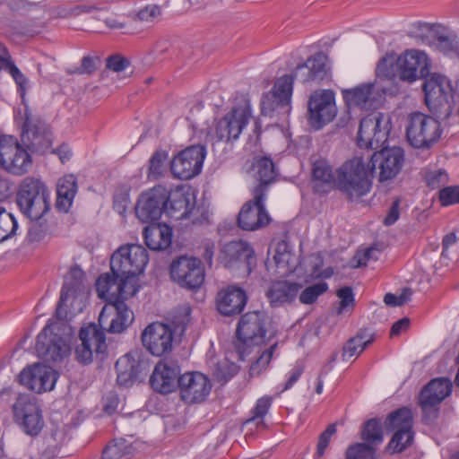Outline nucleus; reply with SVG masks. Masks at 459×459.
<instances>
[{
	"instance_id": "20",
	"label": "nucleus",
	"mask_w": 459,
	"mask_h": 459,
	"mask_svg": "<svg viewBox=\"0 0 459 459\" xmlns=\"http://www.w3.org/2000/svg\"><path fill=\"white\" fill-rule=\"evenodd\" d=\"M180 398L186 403H197L209 395L212 385L209 378L200 372H186L178 379Z\"/></svg>"
},
{
	"instance_id": "16",
	"label": "nucleus",
	"mask_w": 459,
	"mask_h": 459,
	"mask_svg": "<svg viewBox=\"0 0 459 459\" xmlns=\"http://www.w3.org/2000/svg\"><path fill=\"white\" fill-rule=\"evenodd\" d=\"M395 66L400 80L412 82L429 75L430 62L424 52L410 49L397 58Z\"/></svg>"
},
{
	"instance_id": "1",
	"label": "nucleus",
	"mask_w": 459,
	"mask_h": 459,
	"mask_svg": "<svg viewBox=\"0 0 459 459\" xmlns=\"http://www.w3.org/2000/svg\"><path fill=\"white\" fill-rule=\"evenodd\" d=\"M149 260L146 249L136 244L120 247L110 258L111 273L96 281L98 296L107 303L127 301L139 290L137 276Z\"/></svg>"
},
{
	"instance_id": "48",
	"label": "nucleus",
	"mask_w": 459,
	"mask_h": 459,
	"mask_svg": "<svg viewBox=\"0 0 459 459\" xmlns=\"http://www.w3.org/2000/svg\"><path fill=\"white\" fill-rule=\"evenodd\" d=\"M306 64L309 69L313 82H320L326 77L327 70L322 55H316L313 57H309L306 61Z\"/></svg>"
},
{
	"instance_id": "7",
	"label": "nucleus",
	"mask_w": 459,
	"mask_h": 459,
	"mask_svg": "<svg viewBox=\"0 0 459 459\" xmlns=\"http://www.w3.org/2000/svg\"><path fill=\"white\" fill-rule=\"evenodd\" d=\"M63 323H48L39 333L36 351L47 362H60L71 352L68 338L61 333Z\"/></svg>"
},
{
	"instance_id": "53",
	"label": "nucleus",
	"mask_w": 459,
	"mask_h": 459,
	"mask_svg": "<svg viewBox=\"0 0 459 459\" xmlns=\"http://www.w3.org/2000/svg\"><path fill=\"white\" fill-rule=\"evenodd\" d=\"M85 327H93L96 331V334L91 340H89V347L95 351L96 354H103L106 351L107 344H106V337L103 332V329H100L99 326L95 324H90Z\"/></svg>"
},
{
	"instance_id": "60",
	"label": "nucleus",
	"mask_w": 459,
	"mask_h": 459,
	"mask_svg": "<svg viewBox=\"0 0 459 459\" xmlns=\"http://www.w3.org/2000/svg\"><path fill=\"white\" fill-rule=\"evenodd\" d=\"M39 220L33 221L32 224L30 227L29 238L31 241L41 240L47 233V226L44 225L42 222H39Z\"/></svg>"
},
{
	"instance_id": "33",
	"label": "nucleus",
	"mask_w": 459,
	"mask_h": 459,
	"mask_svg": "<svg viewBox=\"0 0 459 459\" xmlns=\"http://www.w3.org/2000/svg\"><path fill=\"white\" fill-rule=\"evenodd\" d=\"M194 210L193 197L189 194H186L183 191H176L170 195L169 192V201L167 202V208H164V212L171 218L176 220L188 218Z\"/></svg>"
},
{
	"instance_id": "46",
	"label": "nucleus",
	"mask_w": 459,
	"mask_h": 459,
	"mask_svg": "<svg viewBox=\"0 0 459 459\" xmlns=\"http://www.w3.org/2000/svg\"><path fill=\"white\" fill-rule=\"evenodd\" d=\"M18 224L13 214L0 207V241H4L13 236Z\"/></svg>"
},
{
	"instance_id": "32",
	"label": "nucleus",
	"mask_w": 459,
	"mask_h": 459,
	"mask_svg": "<svg viewBox=\"0 0 459 459\" xmlns=\"http://www.w3.org/2000/svg\"><path fill=\"white\" fill-rule=\"evenodd\" d=\"M146 246L152 250L169 247L172 239V229L166 224L152 223L143 231Z\"/></svg>"
},
{
	"instance_id": "18",
	"label": "nucleus",
	"mask_w": 459,
	"mask_h": 459,
	"mask_svg": "<svg viewBox=\"0 0 459 459\" xmlns=\"http://www.w3.org/2000/svg\"><path fill=\"white\" fill-rule=\"evenodd\" d=\"M18 378L21 385L41 394L53 390L57 380V373L49 366L35 363L23 368Z\"/></svg>"
},
{
	"instance_id": "41",
	"label": "nucleus",
	"mask_w": 459,
	"mask_h": 459,
	"mask_svg": "<svg viewBox=\"0 0 459 459\" xmlns=\"http://www.w3.org/2000/svg\"><path fill=\"white\" fill-rule=\"evenodd\" d=\"M133 446L124 438L114 439L102 452V459H129Z\"/></svg>"
},
{
	"instance_id": "47",
	"label": "nucleus",
	"mask_w": 459,
	"mask_h": 459,
	"mask_svg": "<svg viewBox=\"0 0 459 459\" xmlns=\"http://www.w3.org/2000/svg\"><path fill=\"white\" fill-rule=\"evenodd\" d=\"M276 348L277 343L275 342L264 352H262L260 356L251 364L249 368V374L251 377H257L267 368Z\"/></svg>"
},
{
	"instance_id": "26",
	"label": "nucleus",
	"mask_w": 459,
	"mask_h": 459,
	"mask_svg": "<svg viewBox=\"0 0 459 459\" xmlns=\"http://www.w3.org/2000/svg\"><path fill=\"white\" fill-rule=\"evenodd\" d=\"M452 382L446 377L432 379L420 392V405L426 413L433 409L434 417L437 415L436 407L452 392Z\"/></svg>"
},
{
	"instance_id": "24",
	"label": "nucleus",
	"mask_w": 459,
	"mask_h": 459,
	"mask_svg": "<svg viewBox=\"0 0 459 459\" xmlns=\"http://www.w3.org/2000/svg\"><path fill=\"white\" fill-rule=\"evenodd\" d=\"M252 178L257 182L252 192L255 193L256 199L267 195L269 187L277 181L279 176L274 162L267 156H255L248 169Z\"/></svg>"
},
{
	"instance_id": "31",
	"label": "nucleus",
	"mask_w": 459,
	"mask_h": 459,
	"mask_svg": "<svg viewBox=\"0 0 459 459\" xmlns=\"http://www.w3.org/2000/svg\"><path fill=\"white\" fill-rule=\"evenodd\" d=\"M335 171L333 172L329 162L325 159H318L313 162L312 183L316 193L326 194L335 189Z\"/></svg>"
},
{
	"instance_id": "27",
	"label": "nucleus",
	"mask_w": 459,
	"mask_h": 459,
	"mask_svg": "<svg viewBox=\"0 0 459 459\" xmlns=\"http://www.w3.org/2000/svg\"><path fill=\"white\" fill-rule=\"evenodd\" d=\"M22 140L27 141L29 147L40 151L49 145L48 128L47 124L30 114L25 115L22 130Z\"/></svg>"
},
{
	"instance_id": "15",
	"label": "nucleus",
	"mask_w": 459,
	"mask_h": 459,
	"mask_svg": "<svg viewBox=\"0 0 459 459\" xmlns=\"http://www.w3.org/2000/svg\"><path fill=\"white\" fill-rule=\"evenodd\" d=\"M169 190L163 186H156L143 193L136 204L135 213L143 222L155 221L167 208Z\"/></svg>"
},
{
	"instance_id": "23",
	"label": "nucleus",
	"mask_w": 459,
	"mask_h": 459,
	"mask_svg": "<svg viewBox=\"0 0 459 459\" xmlns=\"http://www.w3.org/2000/svg\"><path fill=\"white\" fill-rule=\"evenodd\" d=\"M369 156L370 164L374 165V170L377 165L379 169V181H386L394 178L399 173L404 160V153L402 148L384 147L380 152H375Z\"/></svg>"
},
{
	"instance_id": "25",
	"label": "nucleus",
	"mask_w": 459,
	"mask_h": 459,
	"mask_svg": "<svg viewBox=\"0 0 459 459\" xmlns=\"http://www.w3.org/2000/svg\"><path fill=\"white\" fill-rule=\"evenodd\" d=\"M179 366L175 361L160 360L154 368L151 376L152 387L160 394H169L178 386Z\"/></svg>"
},
{
	"instance_id": "40",
	"label": "nucleus",
	"mask_w": 459,
	"mask_h": 459,
	"mask_svg": "<svg viewBox=\"0 0 459 459\" xmlns=\"http://www.w3.org/2000/svg\"><path fill=\"white\" fill-rule=\"evenodd\" d=\"M96 331L93 327H82L79 333V337L82 342L81 345L76 347L75 356L79 362L82 364H89L92 361L93 350L89 347V338H93Z\"/></svg>"
},
{
	"instance_id": "19",
	"label": "nucleus",
	"mask_w": 459,
	"mask_h": 459,
	"mask_svg": "<svg viewBox=\"0 0 459 459\" xmlns=\"http://www.w3.org/2000/svg\"><path fill=\"white\" fill-rule=\"evenodd\" d=\"M253 198L246 202L238 215V226L247 231L257 230L271 222V217L265 209L266 195L257 200L255 193L252 192Z\"/></svg>"
},
{
	"instance_id": "54",
	"label": "nucleus",
	"mask_w": 459,
	"mask_h": 459,
	"mask_svg": "<svg viewBox=\"0 0 459 459\" xmlns=\"http://www.w3.org/2000/svg\"><path fill=\"white\" fill-rule=\"evenodd\" d=\"M273 402V398L271 396L265 395L257 400L255 407L253 409L252 418L249 419L248 421H255L258 420L259 421L256 423H263V419L266 415L269 408L271 407Z\"/></svg>"
},
{
	"instance_id": "39",
	"label": "nucleus",
	"mask_w": 459,
	"mask_h": 459,
	"mask_svg": "<svg viewBox=\"0 0 459 459\" xmlns=\"http://www.w3.org/2000/svg\"><path fill=\"white\" fill-rule=\"evenodd\" d=\"M374 342V336L370 335L366 339V334L363 332H359L356 336L347 341L342 348V359L344 360L349 359L352 357H358L365 348Z\"/></svg>"
},
{
	"instance_id": "4",
	"label": "nucleus",
	"mask_w": 459,
	"mask_h": 459,
	"mask_svg": "<svg viewBox=\"0 0 459 459\" xmlns=\"http://www.w3.org/2000/svg\"><path fill=\"white\" fill-rule=\"evenodd\" d=\"M267 323L265 314L259 310L250 311L241 316L236 330L237 340L233 342L239 359H245L251 347L264 342Z\"/></svg>"
},
{
	"instance_id": "30",
	"label": "nucleus",
	"mask_w": 459,
	"mask_h": 459,
	"mask_svg": "<svg viewBox=\"0 0 459 459\" xmlns=\"http://www.w3.org/2000/svg\"><path fill=\"white\" fill-rule=\"evenodd\" d=\"M247 298L245 291L238 287L221 290L216 296V307L223 316L239 314L246 306Z\"/></svg>"
},
{
	"instance_id": "38",
	"label": "nucleus",
	"mask_w": 459,
	"mask_h": 459,
	"mask_svg": "<svg viewBox=\"0 0 459 459\" xmlns=\"http://www.w3.org/2000/svg\"><path fill=\"white\" fill-rule=\"evenodd\" d=\"M412 411L407 407H403L389 414L385 424L390 430H412Z\"/></svg>"
},
{
	"instance_id": "62",
	"label": "nucleus",
	"mask_w": 459,
	"mask_h": 459,
	"mask_svg": "<svg viewBox=\"0 0 459 459\" xmlns=\"http://www.w3.org/2000/svg\"><path fill=\"white\" fill-rule=\"evenodd\" d=\"M290 76L292 78V81L297 80L303 83L313 82L309 74V69L307 68L306 62L301 65H299L295 68L293 74Z\"/></svg>"
},
{
	"instance_id": "50",
	"label": "nucleus",
	"mask_w": 459,
	"mask_h": 459,
	"mask_svg": "<svg viewBox=\"0 0 459 459\" xmlns=\"http://www.w3.org/2000/svg\"><path fill=\"white\" fill-rule=\"evenodd\" d=\"M328 290V285L325 281H319L307 287L299 295V301L302 304H312L317 298Z\"/></svg>"
},
{
	"instance_id": "35",
	"label": "nucleus",
	"mask_w": 459,
	"mask_h": 459,
	"mask_svg": "<svg viewBox=\"0 0 459 459\" xmlns=\"http://www.w3.org/2000/svg\"><path fill=\"white\" fill-rule=\"evenodd\" d=\"M77 192L76 178L73 175L60 178L56 186V207L67 212Z\"/></svg>"
},
{
	"instance_id": "22",
	"label": "nucleus",
	"mask_w": 459,
	"mask_h": 459,
	"mask_svg": "<svg viewBox=\"0 0 459 459\" xmlns=\"http://www.w3.org/2000/svg\"><path fill=\"white\" fill-rule=\"evenodd\" d=\"M173 332L162 323L149 325L142 333L143 345L154 356H162L171 351L173 347Z\"/></svg>"
},
{
	"instance_id": "51",
	"label": "nucleus",
	"mask_w": 459,
	"mask_h": 459,
	"mask_svg": "<svg viewBox=\"0 0 459 459\" xmlns=\"http://www.w3.org/2000/svg\"><path fill=\"white\" fill-rule=\"evenodd\" d=\"M293 259L290 245L285 240L277 243L273 260L278 267H289Z\"/></svg>"
},
{
	"instance_id": "34",
	"label": "nucleus",
	"mask_w": 459,
	"mask_h": 459,
	"mask_svg": "<svg viewBox=\"0 0 459 459\" xmlns=\"http://www.w3.org/2000/svg\"><path fill=\"white\" fill-rule=\"evenodd\" d=\"M300 285L288 281H277L271 284L266 291L270 303L278 307L291 302L297 296Z\"/></svg>"
},
{
	"instance_id": "29",
	"label": "nucleus",
	"mask_w": 459,
	"mask_h": 459,
	"mask_svg": "<svg viewBox=\"0 0 459 459\" xmlns=\"http://www.w3.org/2000/svg\"><path fill=\"white\" fill-rule=\"evenodd\" d=\"M85 274L77 265L73 266L65 276L64 284L61 290L60 299L56 307V315L60 316L61 309L69 299H74L80 295H83L86 290Z\"/></svg>"
},
{
	"instance_id": "6",
	"label": "nucleus",
	"mask_w": 459,
	"mask_h": 459,
	"mask_svg": "<svg viewBox=\"0 0 459 459\" xmlns=\"http://www.w3.org/2000/svg\"><path fill=\"white\" fill-rule=\"evenodd\" d=\"M439 117L415 111L407 117L406 137L408 143L417 149H429L442 135Z\"/></svg>"
},
{
	"instance_id": "44",
	"label": "nucleus",
	"mask_w": 459,
	"mask_h": 459,
	"mask_svg": "<svg viewBox=\"0 0 459 459\" xmlns=\"http://www.w3.org/2000/svg\"><path fill=\"white\" fill-rule=\"evenodd\" d=\"M17 422L22 427V430L30 436H37L44 426V420L42 416V411L36 413L27 415Z\"/></svg>"
},
{
	"instance_id": "45",
	"label": "nucleus",
	"mask_w": 459,
	"mask_h": 459,
	"mask_svg": "<svg viewBox=\"0 0 459 459\" xmlns=\"http://www.w3.org/2000/svg\"><path fill=\"white\" fill-rule=\"evenodd\" d=\"M414 433L412 430L396 429L388 444L393 453H400L412 443Z\"/></svg>"
},
{
	"instance_id": "5",
	"label": "nucleus",
	"mask_w": 459,
	"mask_h": 459,
	"mask_svg": "<svg viewBox=\"0 0 459 459\" xmlns=\"http://www.w3.org/2000/svg\"><path fill=\"white\" fill-rule=\"evenodd\" d=\"M17 204L24 215L31 221H38L48 212L49 192L39 178L26 177L19 185Z\"/></svg>"
},
{
	"instance_id": "57",
	"label": "nucleus",
	"mask_w": 459,
	"mask_h": 459,
	"mask_svg": "<svg viewBox=\"0 0 459 459\" xmlns=\"http://www.w3.org/2000/svg\"><path fill=\"white\" fill-rule=\"evenodd\" d=\"M439 200L443 206L459 203V186H447L439 191Z\"/></svg>"
},
{
	"instance_id": "64",
	"label": "nucleus",
	"mask_w": 459,
	"mask_h": 459,
	"mask_svg": "<svg viewBox=\"0 0 459 459\" xmlns=\"http://www.w3.org/2000/svg\"><path fill=\"white\" fill-rule=\"evenodd\" d=\"M128 204V194L118 193L114 195L113 207L119 214H123L126 211Z\"/></svg>"
},
{
	"instance_id": "59",
	"label": "nucleus",
	"mask_w": 459,
	"mask_h": 459,
	"mask_svg": "<svg viewBox=\"0 0 459 459\" xmlns=\"http://www.w3.org/2000/svg\"><path fill=\"white\" fill-rule=\"evenodd\" d=\"M129 65V61L119 56L115 55L111 56L107 59L106 66L109 70H112L114 72H121L125 70Z\"/></svg>"
},
{
	"instance_id": "2",
	"label": "nucleus",
	"mask_w": 459,
	"mask_h": 459,
	"mask_svg": "<svg viewBox=\"0 0 459 459\" xmlns=\"http://www.w3.org/2000/svg\"><path fill=\"white\" fill-rule=\"evenodd\" d=\"M373 178L369 156L355 155L335 169V189L351 201L357 200L370 192Z\"/></svg>"
},
{
	"instance_id": "17",
	"label": "nucleus",
	"mask_w": 459,
	"mask_h": 459,
	"mask_svg": "<svg viewBox=\"0 0 459 459\" xmlns=\"http://www.w3.org/2000/svg\"><path fill=\"white\" fill-rule=\"evenodd\" d=\"M134 316L126 301L106 303L99 316V325L111 333H120L134 322Z\"/></svg>"
},
{
	"instance_id": "12",
	"label": "nucleus",
	"mask_w": 459,
	"mask_h": 459,
	"mask_svg": "<svg viewBox=\"0 0 459 459\" xmlns=\"http://www.w3.org/2000/svg\"><path fill=\"white\" fill-rule=\"evenodd\" d=\"M349 108L377 109L385 100V91L378 82H366L342 91Z\"/></svg>"
},
{
	"instance_id": "28",
	"label": "nucleus",
	"mask_w": 459,
	"mask_h": 459,
	"mask_svg": "<svg viewBox=\"0 0 459 459\" xmlns=\"http://www.w3.org/2000/svg\"><path fill=\"white\" fill-rule=\"evenodd\" d=\"M254 250L249 243L244 240L230 241L223 246L221 259L226 267H232L237 263L245 264L248 271L255 262Z\"/></svg>"
},
{
	"instance_id": "61",
	"label": "nucleus",
	"mask_w": 459,
	"mask_h": 459,
	"mask_svg": "<svg viewBox=\"0 0 459 459\" xmlns=\"http://www.w3.org/2000/svg\"><path fill=\"white\" fill-rule=\"evenodd\" d=\"M160 14V10L157 5H148L141 9L137 17L140 21L152 22Z\"/></svg>"
},
{
	"instance_id": "13",
	"label": "nucleus",
	"mask_w": 459,
	"mask_h": 459,
	"mask_svg": "<svg viewBox=\"0 0 459 459\" xmlns=\"http://www.w3.org/2000/svg\"><path fill=\"white\" fill-rule=\"evenodd\" d=\"M308 123L318 130L331 122L336 116L337 108L333 91L320 90L314 91L308 100Z\"/></svg>"
},
{
	"instance_id": "43",
	"label": "nucleus",
	"mask_w": 459,
	"mask_h": 459,
	"mask_svg": "<svg viewBox=\"0 0 459 459\" xmlns=\"http://www.w3.org/2000/svg\"><path fill=\"white\" fill-rule=\"evenodd\" d=\"M362 438L371 445H379L383 441L381 422L377 419L368 420L363 427Z\"/></svg>"
},
{
	"instance_id": "37",
	"label": "nucleus",
	"mask_w": 459,
	"mask_h": 459,
	"mask_svg": "<svg viewBox=\"0 0 459 459\" xmlns=\"http://www.w3.org/2000/svg\"><path fill=\"white\" fill-rule=\"evenodd\" d=\"M115 367L117 372V382L119 385L128 386L135 381L137 377L136 362L129 356L119 359Z\"/></svg>"
},
{
	"instance_id": "8",
	"label": "nucleus",
	"mask_w": 459,
	"mask_h": 459,
	"mask_svg": "<svg viewBox=\"0 0 459 459\" xmlns=\"http://www.w3.org/2000/svg\"><path fill=\"white\" fill-rule=\"evenodd\" d=\"M391 130L388 115L376 112L360 120L358 131V145L360 148L377 150L387 141Z\"/></svg>"
},
{
	"instance_id": "63",
	"label": "nucleus",
	"mask_w": 459,
	"mask_h": 459,
	"mask_svg": "<svg viewBox=\"0 0 459 459\" xmlns=\"http://www.w3.org/2000/svg\"><path fill=\"white\" fill-rule=\"evenodd\" d=\"M304 372V366L302 364H297L295 367L289 372L288 380L285 383L282 391H286L293 386V385L299 380L300 376Z\"/></svg>"
},
{
	"instance_id": "11",
	"label": "nucleus",
	"mask_w": 459,
	"mask_h": 459,
	"mask_svg": "<svg viewBox=\"0 0 459 459\" xmlns=\"http://www.w3.org/2000/svg\"><path fill=\"white\" fill-rule=\"evenodd\" d=\"M171 279L180 287L194 290L204 281V268L200 259L181 255L175 258L169 266Z\"/></svg>"
},
{
	"instance_id": "55",
	"label": "nucleus",
	"mask_w": 459,
	"mask_h": 459,
	"mask_svg": "<svg viewBox=\"0 0 459 459\" xmlns=\"http://www.w3.org/2000/svg\"><path fill=\"white\" fill-rule=\"evenodd\" d=\"M336 295L341 299L338 313L349 311L354 307V295L351 288L342 287L337 290Z\"/></svg>"
},
{
	"instance_id": "3",
	"label": "nucleus",
	"mask_w": 459,
	"mask_h": 459,
	"mask_svg": "<svg viewBox=\"0 0 459 459\" xmlns=\"http://www.w3.org/2000/svg\"><path fill=\"white\" fill-rule=\"evenodd\" d=\"M423 79L424 100L429 112L439 118L447 119L455 104V93L450 81L436 73H429Z\"/></svg>"
},
{
	"instance_id": "58",
	"label": "nucleus",
	"mask_w": 459,
	"mask_h": 459,
	"mask_svg": "<svg viewBox=\"0 0 459 459\" xmlns=\"http://www.w3.org/2000/svg\"><path fill=\"white\" fill-rule=\"evenodd\" d=\"M380 253L379 249L371 247L367 248L363 254L358 252L356 255L353 257L352 267L359 268L360 266L366 265L367 262L369 260H377L378 254Z\"/></svg>"
},
{
	"instance_id": "56",
	"label": "nucleus",
	"mask_w": 459,
	"mask_h": 459,
	"mask_svg": "<svg viewBox=\"0 0 459 459\" xmlns=\"http://www.w3.org/2000/svg\"><path fill=\"white\" fill-rule=\"evenodd\" d=\"M336 433V425L330 424L326 429L322 432L318 438V443L316 446V455L317 458H320L325 454L326 447L328 446L331 437Z\"/></svg>"
},
{
	"instance_id": "14",
	"label": "nucleus",
	"mask_w": 459,
	"mask_h": 459,
	"mask_svg": "<svg viewBox=\"0 0 459 459\" xmlns=\"http://www.w3.org/2000/svg\"><path fill=\"white\" fill-rule=\"evenodd\" d=\"M206 155L204 145H191L176 155L170 163V170L174 178L187 180L197 176L203 167Z\"/></svg>"
},
{
	"instance_id": "42",
	"label": "nucleus",
	"mask_w": 459,
	"mask_h": 459,
	"mask_svg": "<svg viewBox=\"0 0 459 459\" xmlns=\"http://www.w3.org/2000/svg\"><path fill=\"white\" fill-rule=\"evenodd\" d=\"M168 160V152L164 150H157L149 160L147 178L149 180H158L166 173L165 162Z\"/></svg>"
},
{
	"instance_id": "9",
	"label": "nucleus",
	"mask_w": 459,
	"mask_h": 459,
	"mask_svg": "<svg viewBox=\"0 0 459 459\" xmlns=\"http://www.w3.org/2000/svg\"><path fill=\"white\" fill-rule=\"evenodd\" d=\"M32 165L28 152L13 135H0V168L5 171L22 176L27 173Z\"/></svg>"
},
{
	"instance_id": "10",
	"label": "nucleus",
	"mask_w": 459,
	"mask_h": 459,
	"mask_svg": "<svg viewBox=\"0 0 459 459\" xmlns=\"http://www.w3.org/2000/svg\"><path fill=\"white\" fill-rule=\"evenodd\" d=\"M291 95L292 78L289 75L280 77L272 90L262 97V114L266 117L288 116L291 109Z\"/></svg>"
},
{
	"instance_id": "21",
	"label": "nucleus",
	"mask_w": 459,
	"mask_h": 459,
	"mask_svg": "<svg viewBox=\"0 0 459 459\" xmlns=\"http://www.w3.org/2000/svg\"><path fill=\"white\" fill-rule=\"evenodd\" d=\"M251 112L247 105L235 107L216 126L215 134L219 141L230 142L238 138L247 125Z\"/></svg>"
},
{
	"instance_id": "52",
	"label": "nucleus",
	"mask_w": 459,
	"mask_h": 459,
	"mask_svg": "<svg viewBox=\"0 0 459 459\" xmlns=\"http://www.w3.org/2000/svg\"><path fill=\"white\" fill-rule=\"evenodd\" d=\"M424 178L429 187L439 188L448 182V175L445 169H427Z\"/></svg>"
},
{
	"instance_id": "36",
	"label": "nucleus",
	"mask_w": 459,
	"mask_h": 459,
	"mask_svg": "<svg viewBox=\"0 0 459 459\" xmlns=\"http://www.w3.org/2000/svg\"><path fill=\"white\" fill-rule=\"evenodd\" d=\"M12 408L16 421L41 411L37 399L28 394H20Z\"/></svg>"
},
{
	"instance_id": "49",
	"label": "nucleus",
	"mask_w": 459,
	"mask_h": 459,
	"mask_svg": "<svg viewBox=\"0 0 459 459\" xmlns=\"http://www.w3.org/2000/svg\"><path fill=\"white\" fill-rule=\"evenodd\" d=\"M346 459H376V450L368 444L357 443L348 447Z\"/></svg>"
}]
</instances>
